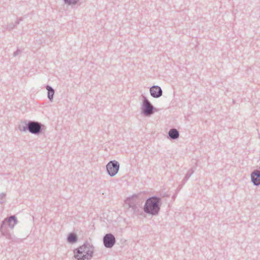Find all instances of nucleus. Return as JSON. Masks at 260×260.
Returning a JSON list of instances; mask_svg holds the SVG:
<instances>
[{
	"label": "nucleus",
	"instance_id": "1",
	"mask_svg": "<svg viewBox=\"0 0 260 260\" xmlns=\"http://www.w3.org/2000/svg\"><path fill=\"white\" fill-rule=\"evenodd\" d=\"M158 200L156 198H151L147 200L144 211L148 213L155 214L159 210Z\"/></svg>",
	"mask_w": 260,
	"mask_h": 260
},
{
	"label": "nucleus",
	"instance_id": "2",
	"mask_svg": "<svg viewBox=\"0 0 260 260\" xmlns=\"http://www.w3.org/2000/svg\"><path fill=\"white\" fill-rule=\"evenodd\" d=\"M91 253L88 247L82 245L75 251V257L78 260H86L91 256Z\"/></svg>",
	"mask_w": 260,
	"mask_h": 260
},
{
	"label": "nucleus",
	"instance_id": "3",
	"mask_svg": "<svg viewBox=\"0 0 260 260\" xmlns=\"http://www.w3.org/2000/svg\"><path fill=\"white\" fill-rule=\"evenodd\" d=\"M107 169L110 175L114 176L118 172L119 165L117 162L111 161L107 165Z\"/></svg>",
	"mask_w": 260,
	"mask_h": 260
},
{
	"label": "nucleus",
	"instance_id": "4",
	"mask_svg": "<svg viewBox=\"0 0 260 260\" xmlns=\"http://www.w3.org/2000/svg\"><path fill=\"white\" fill-rule=\"evenodd\" d=\"M104 242L106 247H111L115 243V238L111 234H107L104 237Z\"/></svg>",
	"mask_w": 260,
	"mask_h": 260
},
{
	"label": "nucleus",
	"instance_id": "5",
	"mask_svg": "<svg viewBox=\"0 0 260 260\" xmlns=\"http://www.w3.org/2000/svg\"><path fill=\"white\" fill-rule=\"evenodd\" d=\"M28 127L29 131L32 133H37L41 129L40 124L35 122H30L28 124Z\"/></svg>",
	"mask_w": 260,
	"mask_h": 260
},
{
	"label": "nucleus",
	"instance_id": "6",
	"mask_svg": "<svg viewBox=\"0 0 260 260\" xmlns=\"http://www.w3.org/2000/svg\"><path fill=\"white\" fill-rule=\"evenodd\" d=\"M251 179L255 185H259L260 184V172L255 171L251 174Z\"/></svg>",
	"mask_w": 260,
	"mask_h": 260
},
{
	"label": "nucleus",
	"instance_id": "7",
	"mask_svg": "<svg viewBox=\"0 0 260 260\" xmlns=\"http://www.w3.org/2000/svg\"><path fill=\"white\" fill-rule=\"evenodd\" d=\"M150 93L152 96L157 98L161 95L162 91L158 86H153L150 88Z\"/></svg>",
	"mask_w": 260,
	"mask_h": 260
},
{
	"label": "nucleus",
	"instance_id": "8",
	"mask_svg": "<svg viewBox=\"0 0 260 260\" xmlns=\"http://www.w3.org/2000/svg\"><path fill=\"white\" fill-rule=\"evenodd\" d=\"M144 106L145 114H150L152 113L153 107L147 101L144 102Z\"/></svg>",
	"mask_w": 260,
	"mask_h": 260
},
{
	"label": "nucleus",
	"instance_id": "9",
	"mask_svg": "<svg viewBox=\"0 0 260 260\" xmlns=\"http://www.w3.org/2000/svg\"><path fill=\"white\" fill-rule=\"evenodd\" d=\"M169 135L172 139H176L179 137V133L176 129H171L169 132Z\"/></svg>",
	"mask_w": 260,
	"mask_h": 260
},
{
	"label": "nucleus",
	"instance_id": "10",
	"mask_svg": "<svg viewBox=\"0 0 260 260\" xmlns=\"http://www.w3.org/2000/svg\"><path fill=\"white\" fill-rule=\"evenodd\" d=\"M9 225L13 227L16 223V219L14 216H11L8 219Z\"/></svg>",
	"mask_w": 260,
	"mask_h": 260
},
{
	"label": "nucleus",
	"instance_id": "11",
	"mask_svg": "<svg viewBox=\"0 0 260 260\" xmlns=\"http://www.w3.org/2000/svg\"><path fill=\"white\" fill-rule=\"evenodd\" d=\"M47 89L48 90V98L50 100L52 99L53 95H54V90L51 87H50L49 86H48L47 87Z\"/></svg>",
	"mask_w": 260,
	"mask_h": 260
},
{
	"label": "nucleus",
	"instance_id": "12",
	"mask_svg": "<svg viewBox=\"0 0 260 260\" xmlns=\"http://www.w3.org/2000/svg\"><path fill=\"white\" fill-rule=\"evenodd\" d=\"M68 241L70 243H73L77 241V236L74 234H70L68 237Z\"/></svg>",
	"mask_w": 260,
	"mask_h": 260
},
{
	"label": "nucleus",
	"instance_id": "13",
	"mask_svg": "<svg viewBox=\"0 0 260 260\" xmlns=\"http://www.w3.org/2000/svg\"><path fill=\"white\" fill-rule=\"evenodd\" d=\"M66 3H68L69 4H74L76 3V2L78 0H64Z\"/></svg>",
	"mask_w": 260,
	"mask_h": 260
}]
</instances>
